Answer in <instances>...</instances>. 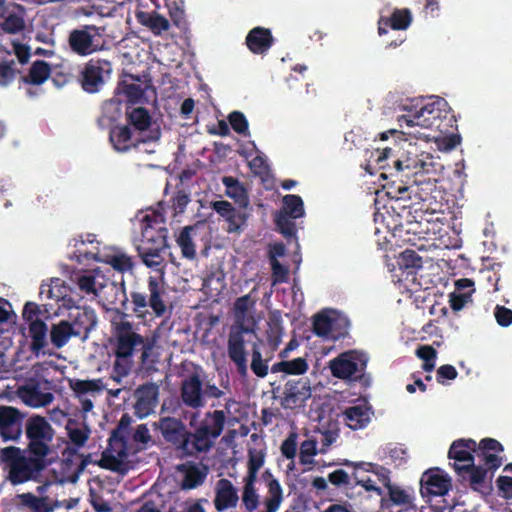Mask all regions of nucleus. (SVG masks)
Wrapping results in <instances>:
<instances>
[{"label": "nucleus", "instance_id": "obj_40", "mask_svg": "<svg viewBox=\"0 0 512 512\" xmlns=\"http://www.w3.org/2000/svg\"><path fill=\"white\" fill-rule=\"evenodd\" d=\"M69 386L78 397L87 393H100L104 388L103 381L100 378L91 380H70Z\"/></svg>", "mask_w": 512, "mask_h": 512}, {"label": "nucleus", "instance_id": "obj_21", "mask_svg": "<svg viewBox=\"0 0 512 512\" xmlns=\"http://www.w3.org/2000/svg\"><path fill=\"white\" fill-rule=\"evenodd\" d=\"M71 327L74 330L75 337L86 340L92 330L95 329L98 319L96 312L91 307H75V310L69 314Z\"/></svg>", "mask_w": 512, "mask_h": 512}, {"label": "nucleus", "instance_id": "obj_26", "mask_svg": "<svg viewBox=\"0 0 512 512\" xmlns=\"http://www.w3.org/2000/svg\"><path fill=\"white\" fill-rule=\"evenodd\" d=\"M245 43L253 54L264 55L274 44V38L269 29L258 26L248 32Z\"/></svg>", "mask_w": 512, "mask_h": 512}, {"label": "nucleus", "instance_id": "obj_3", "mask_svg": "<svg viewBox=\"0 0 512 512\" xmlns=\"http://www.w3.org/2000/svg\"><path fill=\"white\" fill-rule=\"evenodd\" d=\"M403 109L408 114L398 118L401 127L419 126L446 133L456 122L447 101L438 96H432L428 101L412 100L409 104L403 105Z\"/></svg>", "mask_w": 512, "mask_h": 512}, {"label": "nucleus", "instance_id": "obj_58", "mask_svg": "<svg viewBox=\"0 0 512 512\" xmlns=\"http://www.w3.org/2000/svg\"><path fill=\"white\" fill-rule=\"evenodd\" d=\"M282 455L287 459H293L297 453V434L292 432L282 442L280 447Z\"/></svg>", "mask_w": 512, "mask_h": 512}, {"label": "nucleus", "instance_id": "obj_10", "mask_svg": "<svg viewBox=\"0 0 512 512\" xmlns=\"http://www.w3.org/2000/svg\"><path fill=\"white\" fill-rule=\"evenodd\" d=\"M367 362L368 357L365 353L356 350H349L330 360L329 368L332 375L336 378H354L363 384H367L368 378L364 374Z\"/></svg>", "mask_w": 512, "mask_h": 512}, {"label": "nucleus", "instance_id": "obj_37", "mask_svg": "<svg viewBox=\"0 0 512 512\" xmlns=\"http://www.w3.org/2000/svg\"><path fill=\"white\" fill-rule=\"evenodd\" d=\"M104 262L110 265L115 271L122 274L127 272L132 273L135 266L132 257L121 251H115L111 254H107Z\"/></svg>", "mask_w": 512, "mask_h": 512}, {"label": "nucleus", "instance_id": "obj_19", "mask_svg": "<svg viewBox=\"0 0 512 512\" xmlns=\"http://www.w3.org/2000/svg\"><path fill=\"white\" fill-rule=\"evenodd\" d=\"M23 6L0 0V28L9 34H16L25 28Z\"/></svg>", "mask_w": 512, "mask_h": 512}, {"label": "nucleus", "instance_id": "obj_42", "mask_svg": "<svg viewBox=\"0 0 512 512\" xmlns=\"http://www.w3.org/2000/svg\"><path fill=\"white\" fill-rule=\"evenodd\" d=\"M283 213L292 219H297L305 214L302 198L296 194L285 195L282 199Z\"/></svg>", "mask_w": 512, "mask_h": 512}, {"label": "nucleus", "instance_id": "obj_25", "mask_svg": "<svg viewBox=\"0 0 512 512\" xmlns=\"http://www.w3.org/2000/svg\"><path fill=\"white\" fill-rule=\"evenodd\" d=\"M413 20L412 13L408 8H395L389 17L381 16L378 20V34H387V28L393 30H407Z\"/></svg>", "mask_w": 512, "mask_h": 512}, {"label": "nucleus", "instance_id": "obj_39", "mask_svg": "<svg viewBox=\"0 0 512 512\" xmlns=\"http://www.w3.org/2000/svg\"><path fill=\"white\" fill-rule=\"evenodd\" d=\"M127 122L139 131H145L150 127L151 115L144 107L127 109Z\"/></svg>", "mask_w": 512, "mask_h": 512}, {"label": "nucleus", "instance_id": "obj_38", "mask_svg": "<svg viewBox=\"0 0 512 512\" xmlns=\"http://www.w3.org/2000/svg\"><path fill=\"white\" fill-rule=\"evenodd\" d=\"M399 268L407 274H415L423 266L422 257L411 249H406L397 258Z\"/></svg>", "mask_w": 512, "mask_h": 512}, {"label": "nucleus", "instance_id": "obj_55", "mask_svg": "<svg viewBox=\"0 0 512 512\" xmlns=\"http://www.w3.org/2000/svg\"><path fill=\"white\" fill-rule=\"evenodd\" d=\"M77 285L79 289L86 294L98 295L99 287L97 286L96 277L92 274H84L77 278Z\"/></svg>", "mask_w": 512, "mask_h": 512}, {"label": "nucleus", "instance_id": "obj_15", "mask_svg": "<svg viewBox=\"0 0 512 512\" xmlns=\"http://www.w3.org/2000/svg\"><path fill=\"white\" fill-rule=\"evenodd\" d=\"M311 397L310 382L307 378L289 380L284 386L281 406L284 409H296L305 405Z\"/></svg>", "mask_w": 512, "mask_h": 512}, {"label": "nucleus", "instance_id": "obj_61", "mask_svg": "<svg viewBox=\"0 0 512 512\" xmlns=\"http://www.w3.org/2000/svg\"><path fill=\"white\" fill-rule=\"evenodd\" d=\"M203 480L204 477L201 472L197 468H194L186 473L183 480V488L193 489L202 484Z\"/></svg>", "mask_w": 512, "mask_h": 512}, {"label": "nucleus", "instance_id": "obj_18", "mask_svg": "<svg viewBox=\"0 0 512 512\" xmlns=\"http://www.w3.org/2000/svg\"><path fill=\"white\" fill-rule=\"evenodd\" d=\"M180 399L186 407L191 409H200L205 406L203 382L199 374L192 373L182 380Z\"/></svg>", "mask_w": 512, "mask_h": 512}, {"label": "nucleus", "instance_id": "obj_45", "mask_svg": "<svg viewBox=\"0 0 512 512\" xmlns=\"http://www.w3.org/2000/svg\"><path fill=\"white\" fill-rule=\"evenodd\" d=\"M137 251L142 262L149 268L158 269L164 262L162 250H157V248L137 247Z\"/></svg>", "mask_w": 512, "mask_h": 512}, {"label": "nucleus", "instance_id": "obj_35", "mask_svg": "<svg viewBox=\"0 0 512 512\" xmlns=\"http://www.w3.org/2000/svg\"><path fill=\"white\" fill-rule=\"evenodd\" d=\"M456 473L459 476L464 477L465 474H469L470 485L474 490L478 489V486L483 484L487 475V470L482 466H476L474 463L471 464H453Z\"/></svg>", "mask_w": 512, "mask_h": 512}, {"label": "nucleus", "instance_id": "obj_63", "mask_svg": "<svg viewBox=\"0 0 512 512\" xmlns=\"http://www.w3.org/2000/svg\"><path fill=\"white\" fill-rule=\"evenodd\" d=\"M171 202H172V208L174 210V214L176 215V214L184 212L186 206L190 202V199H189L188 194L185 191L179 190V191H177L175 196L172 198Z\"/></svg>", "mask_w": 512, "mask_h": 512}, {"label": "nucleus", "instance_id": "obj_30", "mask_svg": "<svg viewBox=\"0 0 512 512\" xmlns=\"http://www.w3.org/2000/svg\"><path fill=\"white\" fill-rule=\"evenodd\" d=\"M69 287L60 278H52L50 284L43 283L40 287V295L46 294L47 298L63 301V305L71 308L75 302L68 296Z\"/></svg>", "mask_w": 512, "mask_h": 512}, {"label": "nucleus", "instance_id": "obj_24", "mask_svg": "<svg viewBox=\"0 0 512 512\" xmlns=\"http://www.w3.org/2000/svg\"><path fill=\"white\" fill-rule=\"evenodd\" d=\"M20 399L28 406L38 408L50 404L54 397L50 392H42L38 382L31 380L18 389Z\"/></svg>", "mask_w": 512, "mask_h": 512}, {"label": "nucleus", "instance_id": "obj_33", "mask_svg": "<svg viewBox=\"0 0 512 512\" xmlns=\"http://www.w3.org/2000/svg\"><path fill=\"white\" fill-rule=\"evenodd\" d=\"M222 183L226 188V195L232 198L241 208H247L249 205V197L243 184L232 176L222 178Z\"/></svg>", "mask_w": 512, "mask_h": 512}, {"label": "nucleus", "instance_id": "obj_46", "mask_svg": "<svg viewBox=\"0 0 512 512\" xmlns=\"http://www.w3.org/2000/svg\"><path fill=\"white\" fill-rule=\"evenodd\" d=\"M332 326H333V319L330 318L327 314L318 313L314 316L313 332L315 335H317L319 337H325V338H329L330 336L332 338H336L335 336L331 335Z\"/></svg>", "mask_w": 512, "mask_h": 512}, {"label": "nucleus", "instance_id": "obj_22", "mask_svg": "<svg viewBox=\"0 0 512 512\" xmlns=\"http://www.w3.org/2000/svg\"><path fill=\"white\" fill-rule=\"evenodd\" d=\"M239 502L238 491L233 483L226 479H219L215 486L214 506L218 512L235 508Z\"/></svg>", "mask_w": 512, "mask_h": 512}, {"label": "nucleus", "instance_id": "obj_64", "mask_svg": "<svg viewBox=\"0 0 512 512\" xmlns=\"http://www.w3.org/2000/svg\"><path fill=\"white\" fill-rule=\"evenodd\" d=\"M494 315L497 323L502 327H507L512 323V310L509 308L497 305Z\"/></svg>", "mask_w": 512, "mask_h": 512}, {"label": "nucleus", "instance_id": "obj_9", "mask_svg": "<svg viewBox=\"0 0 512 512\" xmlns=\"http://www.w3.org/2000/svg\"><path fill=\"white\" fill-rule=\"evenodd\" d=\"M390 188L392 191H388V194L391 195L395 193L394 197L397 199L411 198L413 195L423 203V207H425L426 211L431 210L432 213H435L441 210L440 206L438 207L436 201L437 196L435 195V193L439 194L440 191L436 189V183L432 182L430 179L418 180L414 178L412 184L404 182L403 179H400L399 184H397L396 180H392Z\"/></svg>", "mask_w": 512, "mask_h": 512}, {"label": "nucleus", "instance_id": "obj_6", "mask_svg": "<svg viewBox=\"0 0 512 512\" xmlns=\"http://www.w3.org/2000/svg\"><path fill=\"white\" fill-rule=\"evenodd\" d=\"M105 26L81 25L69 31L67 49L79 57H87L108 49Z\"/></svg>", "mask_w": 512, "mask_h": 512}, {"label": "nucleus", "instance_id": "obj_50", "mask_svg": "<svg viewBox=\"0 0 512 512\" xmlns=\"http://www.w3.org/2000/svg\"><path fill=\"white\" fill-rule=\"evenodd\" d=\"M276 226L280 233L286 237L291 238L296 236V224L290 216L279 214L275 219Z\"/></svg>", "mask_w": 512, "mask_h": 512}, {"label": "nucleus", "instance_id": "obj_7", "mask_svg": "<svg viewBox=\"0 0 512 512\" xmlns=\"http://www.w3.org/2000/svg\"><path fill=\"white\" fill-rule=\"evenodd\" d=\"M153 425L155 429L161 432L164 440L170 443L182 458L198 455L194 444V434L187 429L181 419L170 416L161 417Z\"/></svg>", "mask_w": 512, "mask_h": 512}, {"label": "nucleus", "instance_id": "obj_48", "mask_svg": "<svg viewBox=\"0 0 512 512\" xmlns=\"http://www.w3.org/2000/svg\"><path fill=\"white\" fill-rule=\"evenodd\" d=\"M18 73L20 71L15 68L13 59L0 61V86L10 85L16 79Z\"/></svg>", "mask_w": 512, "mask_h": 512}, {"label": "nucleus", "instance_id": "obj_54", "mask_svg": "<svg viewBox=\"0 0 512 512\" xmlns=\"http://www.w3.org/2000/svg\"><path fill=\"white\" fill-rule=\"evenodd\" d=\"M317 442L312 439L303 441L300 445L299 459L303 465H309L313 463L312 457L317 453Z\"/></svg>", "mask_w": 512, "mask_h": 512}, {"label": "nucleus", "instance_id": "obj_4", "mask_svg": "<svg viewBox=\"0 0 512 512\" xmlns=\"http://www.w3.org/2000/svg\"><path fill=\"white\" fill-rule=\"evenodd\" d=\"M503 450V445L494 438H484L479 444L471 438H462L452 442L448 451V458L453 459L456 464H471L474 463L473 453H476L489 469L495 471L502 465V459L496 454L490 453V451L498 453Z\"/></svg>", "mask_w": 512, "mask_h": 512}, {"label": "nucleus", "instance_id": "obj_41", "mask_svg": "<svg viewBox=\"0 0 512 512\" xmlns=\"http://www.w3.org/2000/svg\"><path fill=\"white\" fill-rule=\"evenodd\" d=\"M66 430L71 443L74 444L76 448H80L85 445L91 432L87 425L79 427V423L72 419L68 421Z\"/></svg>", "mask_w": 512, "mask_h": 512}, {"label": "nucleus", "instance_id": "obj_16", "mask_svg": "<svg viewBox=\"0 0 512 512\" xmlns=\"http://www.w3.org/2000/svg\"><path fill=\"white\" fill-rule=\"evenodd\" d=\"M25 414L13 406H0V435L4 441H16L22 434Z\"/></svg>", "mask_w": 512, "mask_h": 512}, {"label": "nucleus", "instance_id": "obj_60", "mask_svg": "<svg viewBox=\"0 0 512 512\" xmlns=\"http://www.w3.org/2000/svg\"><path fill=\"white\" fill-rule=\"evenodd\" d=\"M249 167L254 175L263 176L269 172V165L263 156L257 155L250 162Z\"/></svg>", "mask_w": 512, "mask_h": 512}, {"label": "nucleus", "instance_id": "obj_51", "mask_svg": "<svg viewBox=\"0 0 512 512\" xmlns=\"http://www.w3.org/2000/svg\"><path fill=\"white\" fill-rule=\"evenodd\" d=\"M107 288L110 289L112 293V298H107L109 304L114 305L116 303H120L121 306L125 308L129 298L126 295V287L124 281H122L120 284L113 282L107 286Z\"/></svg>", "mask_w": 512, "mask_h": 512}, {"label": "nucleus", "instance_id": "obj_49", "mask_svg": "<svg viewBox=\"0 0 512 512\" xmlns=\"http://www.w3.org/2000/svg\"><path fill=\"white\" fill-rule=\"evenodd\" d=\"M388 494L391 502L399 506L412 505L415 500V496L398 486H389Z\"/></svg>", "mask_w": 512, "mask_h": 512}, {"label": "nucleus", "instance_id": "obj_56", "mask_svg": "<svg viewBox=\"0 0 512 512\" xmlns=\"http://www.w3.org/2000/svg\"><path fill=\"white\" fill-rule=\"evenodd\" d=\"M259 495L256 488H243L242 491V504L245 512H254L259 506Z\"/></svg>", "mask_w": 512, "mask_h": 512}, {"label": "nucleus", "instance_id": "obj_57", "mask_svg": "<svg viewBox=\"0 0 512 512\" xmlns=\"http://www.w3.org/2000/svg\"><path fill=\"white\" fill-rule=\"evenodd\" d=\"M269 263L272 270V284L286 283L289 279V268L279 261Z\"/></svg>", "mask_w": 512, "mask_h": 512}, {"label": "nucleus", "instance_id": "obj_31", "mask_svg": "<svg viewBox=\"0 0 512 512\" xmlns=\"http://www.w3.org/2000/svg\"><path fill=\"white\" fill-rule=\"evenodd\" d=\"M109 140L113 148L119 152H126L132 147H136L139 142H146L145 140H134L132 131L128 126H115L111 128Z\"/></svg>", "mask_w": 512, "mask_h": 512}, {"label": "nucleus", "instance_id": "obj_12", "mask_svg": "<svg viewBox=\"0 0 512 512\" xmlns=\"http://www.w3.org/2000/svg\"><path fill=\"white\" fill-rule=\"evenodd\" d=\"M249 333H254V329L239 324L231 328L227 341L228 357L235 364L237 372L241 376H246L248 371L244 335Z\"/></svg>", "mask_w": 512, "mask_h": 512}, {"label": "nucleus", "instance_id": "obj_8", "mask_svg": "<svg viewBox=\"0 0 512 512\" xmlns=\"http://www.w3.org/2000/svg\"><path fill=\"white\" fill-rule=\"evenodd\" d=\"M147 292L134 290L130 293L132 311L139 319H145L150 307L157 317L166 313V305L163 299L164 288L157 277L150 276L147 280Z\"/></svg>", "mask_w": 512, "mask_h": 512}, {"label": "nucleus", "instance_id": "obj_36", "mask_svg": "<svg viewBox=\"0 0 512 512\" xmlns=\"http://www.w3.org/2000/svg\"><path fill=\"white\" fill-rule=\"evenodd\" d=\"M309 368L306 358L298 357L293 360H282L274 363L271 367L272 373L283 372L287 375H303Z\"/></svg>", "mask_w": 512, "mask_h": 512}, {"label": "nucleus", "instance_id": "obj_47", "mask_svg": "<svg viewBox=\"0 0 512 512\" xmlns=\"http://www.w3.org/2000/svg\"><path fill=\"white\" fill-rule=\"evenodd\" d=\"M250 367L252 372L257 377L264 378L268 374V362L267 360H263L262 354L256 342L252 345V360Z\"/></svg>", "mask_w": 512, "mask_h": 512}, {"label": "nucleus", "instance_id": "obj_14", "mask_svg": "<svg viewBox=\"0 0 512 512\" xmlns=\"http://www.w3.org/2000/svg\"><path fill=\"white\" fill-rule=\"evenodd\" d=\"M111 64L107 60L98 59L87 62L81 72V86L87 93L99 92L105 84L104 74H109Z\"/></svg>", "mask_w": 512, "mask_h": 512}, {"label": "nucleus", "instance_id": "obj_53", "mask_svg": "<svg viewBox=\"0 0 512 512\" xmlns=\"http://www.w3.org/2000/svg\"><path fill=\"white\" fill-rule=\"evenodd\" d=\"M229 123L232 129L241 135H247L249 130L248 120L245 115L240 111H233L228 116Z\"/></svg>", "mask_w": 512, "mask_h": 512}, {"label": "nucleus", "instance_id": "obj_23", "mask_svg": "<svg viewBox=\"0 0 512 512\" xmlns=\"http://www.w3.org/2000/svg\"><path fill=\"white\" fill-rule=\"evenodd\" d=\"M47 333L48 327L44 321H33L28 326L29 350L36 358L41 355H52L46 350L49 345Z\"/></svg>", "mask_w": 512, "mask_h": 512}, {"label": "nucleus", "instance_id": "obj_13", "mask_svg": "<svg viewBox=\"0 0 512 512\" xmlns=\"http://www.w3.org/2000/svg\"><path fill=\"white\" fill-rule=\"evenodd\" d=\"M160 386L154 382L139 385L133 393L134 415L143 419L154 413L159 403Z\"/></svg>", "mask_w": 512, "mask_h": 512}, {"label": "nucleus", "instance_id": "obj_52", "mask_svg": "<svg viewBox=\"0 0 512 512\" xmlns=\"http://www.w3.org/2000/svg\"><path fill=\"white\" fill-rule=\"evenodd\" d=\"M172 23L179 29H185L187 26L183 4L179 5L177 0H173V5L167 4Z\"/></svg>", "mask_w": 512, "mask_h": 512}, {"label": "nucleus", "instance_id": "obj_32", "mask_svg": "<svg viewBox=\"0 0 512 512\" xmlns=\"http://www.w3.org/2000/svg\"><path fill=\"white\" fill-rule=\"evenodd\" d=\"M50 75V64L44 60H36L30 66L27 74L20 76L19 82L26 85L40 86L48 80Z\"/></svg>", "mask_w": 512, "mask_h": 512}, {"label": "nucleus", "instance_id": "obj_29", "mask_svg": "<svg viewBox=\"0 0 512 512\" xmlns=\"http://www.w3.org/2000/svg\"><path fill=\"white\" fill-rule=\"evenodd\" d=\"M371 409L366 405H354L345 409L343 413L346 425L352 430L365 428L371 421Z\"/></svg>", "mask_w": 512, "mask_h": 512}, {"label": "nucleus", "instance_id": "obj_43", "mask_svg": "<svg viewBox=\"0 0 512 512\" xmlns=\"http://www.w3.org/2000/svg\"><path fill=\"white\" fill-rule=\"evenodd\" d=\"M192 231L193 227H184L176 240L178 246L181 248L183 257L187 259H194L196 256L195 244L191 237Z\"/></svg>", "mask_w": 512, "mask_h": 512}, {"label": "nucleus", "instance_id": "obj_20", "mask_svg": "<svg viewBox=\"0 0 512 512\" xmlns=\"http://www.w3.org/2000/svg\"><path fill=\"white\" fill-rule=\"evenodd\" d=\"M158 215H146L143 218L141 243L137 247L157 248L164 250L167 247V229L165 227H155Z\"/></svg>", "mask_w": 512, "mask_h": 512}, {"label": "nucleus", "instance_id": "obj_11", "mask_svg": "<svg viewBox=\"0 0 512 512\" xmlns=\"http://www.w3.org/2000/svg\"><path fill=\"white\" fill-rule=\"evenodd\" d=\"M226 415L223 410L208 411L199 425L194 429V444L198 454L208 452L215 440L223 433Z\"/></svg>", "mask_w": 512, "mask_h": 512}, {"label": "nucleus", "instance_id": "obj_1", "mask_svg": "<svg viewBox=\"0 0 512 512\" xmlns=\"http://www.w3.org/2000/svg\"><path fill=\"white\" fill-rule=\"evenodd\" d=\"M25 435L28 441L25 448L8 446L0 450L7 479L13 485L38 482L43 472L59 459L61 444H65L62 454H67V459L76 454V448H70L65 440L55 437V430L43 416L33 415L26 420Z\"/></svg>", "mask_w": 512, "mask_h": 512}, {"label": "nucleus", "instance_id": "obj_17", "mask_svg": "<svg viewBox=\"0 0 512 512\" xmlns=\"http://www.w3.org/2000/svg\"><path fill=\"white\" fill-rule=\"evenodd\" d=\"M420 485L423 497L444 496L452 487L451 478L439 468L425 471L421 476Z\"/></svg>", "mask_w": 512, "mask_h": 512}, {"label": "nucleus", "instance_id": "obj_34", "mask_svg": "<svg viewBox=\"0 0 512 512\" xmlns=\"http://www.w3.org/2000/svg\"><path fill=\"white\" fill-rule=\"evenodd\" d=\"M71 337H75V333L69 320H61L52 325L50 340L55 348L59 349L65 346Z\"/></svg>", "mask_w": 512, "mask_h": 512}, {"label": "nucleus", "instance_id": "obj_2", "mask_svg": "<svg viewBox=\"0 0 512 512\" xmlns=\"http://www.w3.org/2000/svg\"><path fill=\"white\" fill-rule=\"evenodd\" d=\"M110 319L111 338L110 345L114 356L113 373L114 380L119 382L126 377L134 365V355L140 352V362L146 365L155 346V338L141 335L136 325L131 322L123 310L111 308Z\"/></svg>", "mask_w": 512, "mask_h": 512}, {"label": "nucleus", "instance_id": "obj_5", "mask_svg": "<svg viewBox=\"0 0 512 512\" xmlns=\"http://www.w3.org/2000/svg\"><path fill=\"white\" fill-rule=\"evenodd\" d=\"M408 146L413 150H416V147L411 143H408ZM376 163L380 169H386L389 167L391 170L390 173L382 172L380 177L387 179L389 176L395 177L397 184L400 183V179L403 177L409 178L410 175L416 176L420 173L427 172L426 163L419 158L416 151L406 150V155L402 154L400 158H396L393 155V150L391 148H384L382 151L376 152Z\"/></svg>", "mask_w": 512, "mask_h": 512}, {"label": "nucleus", "instance_id": "obj_44", "mask_svg": "<svg viewBox=\"0 0 512 512\" xmlns=\"http://www.w3.org/2000/svg\"><path fill=\"white\" fill-rule=\"evenodd\" d=\"M19 498L21 504L33 512H52L53 510L44 497H37L32 493H24Z\"/></svg>", "mask_w": 512, "mask_h": 512}, {"label": "nucleus", "instance_id": "obj_59", "mask_svg": "<svg viewBox=\"0 0 512 512\" xmlns=\"http://www.w3.org/2000/svg\"><path fill=\"white\" fill-rule=\"evenodd\" d=\"M471 291L470 292H452L450 293V306L454 311L461 310L468 302L471 301Z\"/></svg>", "mask_w": 512, "mask_h": 512}, {"label": "nucleus", "instance_id": "obj_62", "mask_svg": "<svg viewBox=\"0 0 512 512\" xmlns=\"http://www.w3.org/2000/svg\"><path fill=\"white\" fill-rule=\"evenodd\" d=\"M40 314V306L35 302H27L24 305L22 316L25 321L29 322V324L32 323L33 321H42L41 319H39Z\"/></svg>", "mask_w": 512, "mask_h": 512}, {"label": "nucleus", "instance_id": "obj_27", "mask_svg": "<svg viewBox=\"0 0 512 512\" xmlns=\"http://www.w3.org/2000/svg\"><path fill=\"white\" fill-rule=\"evenodd\" d=\"M135 17L142 26L146 27L155 36H160L162 33L170 29L169 20L158 13L156 10L142 11L138 10L135 13Z\"/></svg>", "mask_w": 512, "mask_h": 512}, {"label": "nucleus", "instance_id": "obj_28", "mask_svg": "<svg viewBox=\"0 0 512 512\" xmlns=\"http://www.w3.org/2000/svg\"><path fill=\"white\" fill-rule=\"evenodd\" d=\"M263 480L267 483L269 496L264 501L265 512H276L283 500V490L279 481L274 478L270 470L262 474Z\"/></svg>", "mask_w": 512, "mask_h": 512}]
</instances>
